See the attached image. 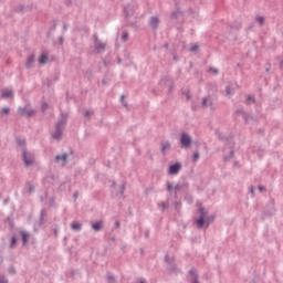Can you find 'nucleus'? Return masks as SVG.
<instances>
[{
    "instance_id": "51",
    "label": "nucleus",
    "mask_w": 283,
    "mask_h": 283,
    "mask_svg": "<svg viewBox=\"0 0 283 283\" xmlns=\"http://www.w3.org/2000/svg\"><path fill=\"white\" fill-rule=\"evenodd\" d=\"M245 112H244V108L243 107H239L237 111H235V114L238 115H243Z\"/></svg>"
},
{
    "instance_id": "22",
    "label": "nucleus",
    "mask_w": 283,
    "mask_h": 283,
    "mask_svg": "<svg viewBox=\"0 0 283 283\" xmlns=\"http://www.w3.org/2000/svg\"><path fill=\"white\" fill-rule=\"evenodd\" d=\"M165 81L168 83V94H171V92H174V80L165 77Z\"/></svg>"
},
{
    "instance_id": "30",
    "label": "nucleus",
    "mask_w": 283,
    "mask_h": 283,
    "mask_svg": "<svg viewBox=\"0 0 283 283\" xmlns=\"http://www.w3.org/2000/svg\"><path fill=\"white\" fill-rule=\"evenodd\" d=\"M17 242H19V238L17 235L11 237L10 249H14V247H17Z\"/></svg>"
},
{
    "instance_id": "36",
    "label": "nucleus",
    "mask_w": 283,
    "mask_h": 283,
    "mask_svg": "<svg viewBox=\"0 0 283 283\" xmlns=\"http://www.w3.org/2000/svg\"><path fill=\"white\" fill-rule=\"evenodd\" d=\"M15 12H25V7L23 4H19L18 7H15Z\"/></svg>"
},
{
    "instance_id": "39",
    "label": "nucleus",
    "mask_w": 283,
    "mask_h": 283,
    "mask_svg": "<svg viewBox=\"0 0 283 283\" xmlns=\"http://www.w3.org/2000/svg\"><path fill=\"white\" fill-rule=\"evenodd\" d=\"M226 94L227 96H233V90L231 88V86H226Z\"/></svg>"
},
{
    "instance_id": "15",
    "label": "nucleus",
    "mask_w": 283,
    "mask_h": 283,
    "mask_svg": "<svg viewBox=\"0 0 283 283\" xmlns=\"http://www.w3.org/2000/svg\"><path fill=\"white\" fill-rule=\"evenodd\" d=\"M230 30H231V32H233V31H240V30H242V22H240V21H234L232 24H230Z\"/></svg>"
},
{
    "instance_id": "1",
    "label": "nucleus",
    "mask_w": 283,
    "mask_h": 283,
    "mask_svg": "<svg viewBox=\"0 0 283 283\" xmlns=\"http://www.w3.org/2000/svg\"><path fill=\"white\" fill-rule=\"evenodd\" d=\"M60 116L61 118L55 124V132L52 134L53 140H61L63 138V130L67 125V113L61 112Z\"/></svg>"
},
{
    "instance_id": "17",
    "label": "nucleus",
    "mask_w": 283,
    "mask_h": 283,
    "mask_svg": "<svg viewBox=\"0 0 283 283\" xmlns=\"http://www.w3.org/2000/svg\"><path fill=\"white\" fill-rule=\"evenodd\" d=\"M226 147H229V149H233V136H228L226 137V139L223 140Z\"/></svg>"
},
{
    "instance_id": "10",
    "label": "nucleus",
    "mask_w": 283,
    "mask_h": 283,
    "mask_svg": "<svg viewBox=\"0 0 283 283\" xmlns=\"http://www.w3.org/2000/svg\"><path fill=\"white\" fill-rule=\"evenodd\" d=\"M36 56L34 54H31L25 62V67L27 70H30L31 67H34V61H35Z\"/></svg>"
},
{
    "instance_id": "5",
    "label": "nucleus",
    "mask_w": 283,
    "mask_h": 283,
    "mask_svg": "<svg viewBox=\"0 0 283 283\" xmlns=\"http://www.w3.org/2000/svg\"><path fill=\"white\" fill-rule=\"evenodd\" d=\"M69 158H70V154H67V153L60 154V155L55 156L54 163H56V164L62 163L61 166L65 167L67 165V163H70Z\"/></svg>"
},
{
    "instance_id": "9",
    "label": "nucleus",
    "mask_w": 283,
    "mask_h": 283,
    "mask_svg": "<svg viewBox=\"0 0 283 283\" xmlns=\"http://www.w3.org/2000/svg\"><path fill=\"white\" fill-rule=\"evenodd\" d=\"M106 48H107V44L103 43L102 41L97 42L95 44L96 54H103V52H105Z\"/></svg>"
},
{
    "instance_id": "56",
    "label": "nucleus",
    "mask_w": 283,
    "mask_h": 283,
    "mask_svg": "<svg viewBox=\"0 0 283 283\" xmlns=\"http://www.w3.org/2000/svg\"><path fill=\"white\" fill-rule=\"evenodd\" d=\"M210 72H213V74H220V70L216 67H210Z\"/></svg>"
},
{
    "instance_id": "19",
    "label": "nucleus",
    "mask_w": 283,
    "mask_h": 283,
    "mask_svg": "<svg viewBox=\"0 0 283 283\" xmlns=\"http://www.w3.org/2000/svg\"><path fill=\"white\" fill-rule=\"evenodd\" d=\"M168 271L169 273H180V269H178L176 262L168 264Z\"/></svg>"
},
{
    "instance_id": "53",
    "label": "nucleus",
    "mask_w": 283,
    "mask_h": 283,
    "mask_svg": "<svg viewBox=\"0 0 283 283\" xmlns=\"http://www.w3.org/2000/svg\"><path fill=\"white\" fill-rule=\"evenodd\" d=\"M167 191H174V185L171 182L167 184Z\"/></svg>"
},
{
    "instance_id": "14",
    "label": "nucleus",
    "mask_w": 283,
    "mask_h": 283,
    "mask_svg": "<svg viewBox=\"0 0 283 283\" xmlns=\"http://www.w3.org/2000/svg\"><path fill=\"white\" fill-rule=\"evenodd\" d=\"M170 149H171V143H169V140L161 142V154L165 155Z\"/></svg>"
},
{
    "instance_id": "31",
    "label": "nucleus",
    "mask_w": 283,
    "mask_h": 283,
    "mask_svg": "<svg viewBox=\"0 0 283 283\" xmlns=\"http://www.w3.org/2000/svg\"><path fill=\"white\" fill-rule=\"evenodd\" d=\"M216 136L217 138H219V140H221V143H224V140L227 139V136H224L220 130L216 132Z\"/></svg>"
},
{
    "instance_id": "37",
    "label": "nucleus",
    "mask_w": 283,
    "mask_h": 283,
    "mask_svg": "<svg viewBox=\"0 0 283 283\" xmlns=\"http://www.w3.org/2000/svg\"><path fill=\"white\" fill-rule=\"evenodd\" d=\"M255 21L260 24V25H264V17L259 15L255 18Z\"/></svg>"
},
{
    "instance_id": "13",
    "label": "nucleus",
    "mask_w": 283,
    "mask_h": 283,
    "mask_svg": "<svg viewBox=\"0 0 283 283\" xmlns=\"http://www.w3.org/2000/svg\"><path fill=\"white\" fill-rule=\"evenodd\" d=\"M170 19H172V21H178V19H182V11H180V9L172 11L170 14Z\"/></svg>"
},
{
    "instance_id": "3",
    "label": "nucleus",
    "mask_w": 283,
    "mask_h": 283,
    "mask_svg": "<svg viewBox=\"0 0 283 283\" xmlns=\"http://www.w3.org/2000/svg\"><path fill=\"white\" fill-rule=\"evenodd\" d=\"M22 160L25 167H32V165H34V157L32 156V153L28 151L25 148L22 153Z\"/></svg>"
},
{
    "instance_id": "61",
    "label": "nucleus",
    "mask_w": 283,
    "mask_h": 283,
    "mask_svg": "<svg viewBox=\"0 0 283 283\" xmlns=\"http://www.w3.org/2000/svg\"><path fill=\"white\" fill-rule=\"evenodd\" d=\"M115 229H120V221H115Z\"/></svg>"
},
{
    "instance_id": "7",
    "label": "nucleus",
    "mask_w": 283,
    "mask_h": 283,
    "mask_svg": "<svg viewBox=\"0 0 283 283\" xmlns=\"http://www.w3.org/2000/svg\"><path fill=\"white\" fill-rule=\"evenodd\" d=\"M180 169H182V164L177 161L169 166L168 174L169 176H177V174L180 172Z\"/></svg>"
},
{
    "instance_id": "38",
    "label": "nucleus",
    "mask_w": 283,
    "mask_h": 283,
    "mask_svg": "<svg viewBox=\"0 0 283 283\" xmlns=\"http://www.w3.org/2000/svg\"><path fill=\"white\" fill-rule=\"evenodd\" d=\"M8 273H10V275H17V269L14 266H9L8 269Z\"/></svg>"
},
{
    "instance_id": "52",
    "label": "nucleus",
    "mask_w": 283,
    "mask_h": 283,
    "mask_svg": "<svg viewBox=\"0 0 283 283\" xmlns=\"http://www.w3.org/2000/svg\"><path fill=\"white\" fill-rule=\"evenodd\" d=\"M93 39H94L95 45H96V43H99V42H101V40L98 39V33H94V34H93Z\"/></svg>"
},
{
    "instance_id": "33",
    "label": "nucleus",
    "mask_w": 283,
    "mask_h": 283,
    "mask_svg": "<svg viewBox=\"0 0 283 283\" xmlns=\"http://www.w3.org/2000/svg\"><path fill=\"white\" fill-rule=\"evenodd\" d=\"M12 96V91H3L1 94V98H10Z\"/></svg>"
},
{
    "instance_id": "58",
    "label": "nucleus",
    "mask_w": 283,
    "mask_h": 283,
    "mask_svg": "<svg viewBox=\"0 0 283 283\" xmlns=\"http://www.w3.org/2000/svg\"><path fill=\"white\" fill-rule=\"evenodd\" d=\"M182 189V186L180 184H177L175 186V191H180Z\"/></svg>"
},
{
    "instance_id": "47",
    "label": "nucleus",
    "mask_w": 283,
    "mask_h": 283,
    "mask_svg": "<svg viewBox=\"0 0 283 283\" xmlns=\"http://www.w3.org/2000/svg\"><path fill=\"white\" fill-rule=\"evenodd\" d=\"M56 25H59L56 20H53V25L50 28V32H54L56 30Z\"/></svg>"
},
{
    "instance_id": "42",
    "label": "nucleus",
    "mask_w": 283,
    "mask_h": 283,
    "mask_svg": "<svg viewBox=\"0 0 283 283\" xmlns=\"http://www.w3.org/2000/svg\"><path fill=\"white\" fill-rule=\"evenodd\" d=\"M233 155H234L233 150H230V154L228 156H224L223 159L226 161H229V160H231V158H233Z\"/></svg>"
},
{
    "instance_id": "35",
    "label": "nucleus",
    "mask_w": 283,
    "mask_h": 283,
    "mask_svg": "<svg viewBox=\"0 0 283 283\" xmlns=\"http://www.w3.org/2000/svg\"><path fill=\"white\" fill-rule=\"evenodd\" d=\"M17 144L19 145V147L25 149V139L17 138Z\"/></svg>"
},
{
    "instance_id": "62",
    "label": "nucleus",
    "mask_w": 283,
    "mask_h": 283,
    "mask_svg": "<svg viewBox=\"0 0 283 283\" xmlns=\"http://www.w3.org/2000/svg\"><path fill=\"white\" fill-rule=\"evenodd\" d=\"M146 240L149 239V230H145V233H144Z\"/></svg>"
},
{
    "instance_id": "2",
    "label": "nucleus",
    "mask_w": 283,
    "mask_h": 283,
    "mask_svg": "<svg viewBox=\"0 0 283 283\" xmlns=\"http://www.w3.org/2000/svg\"><path fill=\"white\" fill-rule=\"evenodd\" d=\"M199 207V218L195 221V224L197 227V229H205V224L207 223V217L209 216V210H207L202 203L198 205Z\"/></svg>"
},
{
    "instance_id": "55",
    "label": "nucleus",
    "mask_w": 283,
    "mask_h": 283,
    "mask_svg": "<svg viewBox=\"0 0 283 283\" xmlns=\"http://www.w3.org/2000/svg\"><path fill=\"white\" fill-rule=\"evenodd\" d=\"M180 207H182V202L176 201L175 202V209H180Z\"/></svg>"
},
{
    "instance_id": "60",
    "label": "nucleus",
    "mask_w": 283,
    "mask_h": 283,
    "mask_svg": "<svg viewBox=\"0 0 283 283\" xmlns=\"http://www.w3.org/2000/svg\"><path fill=\"white\" fill-rule=\"evenodd\" d=\"M198 107H199L198 105L192 104V105H191V109H192V112H198Z\"/></svg>"
},
{
    "instance_id": "49",
    "label": "nucleus",
    "mask_w": 283,
    "mask_h": 283,
    "mask_svg": "<svg viewBox=\"0 0 283 283\" xmlns=\"http://www.w3.org/2000/svg\"><path fill=\"white\" fill-rule=\"evenodd\" d=\"M0 283H9L8 279H6V275L0 274Z\"/></svg>"
},
{
    "instance_id": "28",
    "label": "nucleus",
    "mask_w": 283,
    "mask_h": 283,
    "mask_svg": "<svg viewBox=\"0 0 283 283\" xmlns=\"http://www.w3.org/2000/svg\"><path fill=\"white\" fill-rule=\"evenodd\" d=\"M211 105H213V102H209L207 97L202 98L201 107H211Z\"/></svg>"
},
{
    "instance_id": "18",
    "label": "nucleus",
    "mask_w": 283,
    "mask_h": 283,
    "mask_svg": "<svg viewBox=\"0 0 283 283\" xmlns=\"http://www.w3.org/2000/svg\"><path fill=\"white\" fill-rule=\"evenodd\" d=\"M126 187H127V184H126V182L122 184V186H120V188H119V191H117V192L115 193L116 198H123V196L125 195V189H126Z\"/></svg>"
},
{
    "instance_id": "21",
    "label": "nucleus",
    "mask_w": 283,
    "mask_h": 283,
    "mask_svg": "<svg viewBox=\"0 0 283 283\" xmlns=\"http://www.w3.org/2000/svg\"><path fill=\"white\" fill-rule=\"evenodd\" d=\"M157 207L163 211H167V208L169 207V201H161L157 203Z\"/></svg>"
},
{
    "instance_id": "59",
    "label": "nucleus",
    "mask_w": 283,
    "mask_h": 283,
    "mask_svg": "<svg viewBox=\"0 0 283 283\" xmlns=\"http://www.w3.org/2000/svg\"><path fill=\"white\" fill-rule=\"evenodd\" d=\"M59 43L60 45H63V43H65V39L63 38V35L59 38Z\"/></svg>"
},
{
    "instance_id": "20",
    "label": "nucleus",
    "mask_w": 283,
    "mask_h": 283,
    "mask_svg": "<svg viewBox=\"0 0 283 283\" xmlns=\"http://www.w3.org/2000/svg\"><path fill=\"white\" fill-rule=\"evenodd\" d=\"M45 218H48V211L45 209H42L39 218L40 224H43L45 222Z\"/></svg>"
},
{
    "instance_id": "44",
    "label": "nucleus",
    "mask_w": 283,
    "mask_h": 283,
    "mask_svg": "<svg viewBox=\"0 0 283 283\" xmlns=\"http://www.w3.org/2000/svg\"><path fill=\"white\" fill-rule=\"evenodd\" d=\"M242 118L245 123H249V118H251V116L249 115V113L245 112L242 114Z\"/></svg>"
},
{
    "instance_id": "11",
    "label": "nucleus",
    "mask_w": 283,
    "mask_h": 283,
    "mask_svg": "<svg viewBox=\"0 0 283 283\" xmlns=\"http://www.w3.org/2000/svg\"><path fill=\"white\" fill-rule=\"evenodd\" d=\"M91 227H92L93 231H95V233H98V231H102V229H103V220H98V221L92 223Z\"/></svg>"
},
{
    "instance_id": "40",
    "label": "nucleus",
    "mask_w": 283,
    "mask_h": 283,
    "mask_svg": "<svg viewBox=\"0 0 283 283\" xmlns=\"http://www.w3.org/2000/svg\"><path fill=\"white\" fill-rule=\"evenodd\" d=\"M92 116H94V111H85V113H84V117L85 118H90V117H92Z\"/></svg>"
},
{
    "instance_id": "25",
    "label": "nucleus",
    "mask_w": 283,
    "mask_h": 283,
    "mask_svg": "<svg viewBox=\"0 0 283 283\" xmlns=\"http://www.w3.org/2000/svg\"><path fill=\"white\" fill-rule=\"evenodd\" d=\"M213 220H216V216H213V214H212V216H209V214H208V217H206V219H205V222H206V223H205V227L208 228L209 224H211V222H213Z\"/></svg>"
},
{
    "instance_id": "41",
    "label": "nucleus",
    "mask_w": 283,
    "mask_h": 283,
    "mask_svg": "<svg viewBox=\"0 0 283 283\" xmlns=\"http://www.w3.org/2000/svg\"><path fill=\"white\" fill-rule=\"evenodd\" d=\"M165 262H167L168 265L175 263V262H174V258H169V255H167V254H166V256H165Z\"/></svg>"
},
{
    "instance_id": "27",
    "label": "nucleus",
    "mask_w": 283,
    "mask_h": 283,
    "mask_svg": "<svg viewBox=\"0 0 283 283\" xmlns=\"http://www.w3.org/2000/svg\"><path fill=\"white\" fill-rule=\"evenodd\" d=\"M251 103H252L253 105H255V96H253V95H248V96H247V99H245V105H251Z\"/></svg>"
},
{
    "instance_id": "6",
    "label": "nucleus",
    "mask_w": 283,
    "mask_h": 283,
    "mask_svg": "<svg viewBox=\"0 0 283 283\" xmlns=\"http://www.w3.org/2000/svg\"><path fill=\"white\" fill-rule=\"evenodd\" d=\"M36 113L34 109H28V107H19L18 114L19 116H23L24 118H32V116Z\"/></svg>"
},
{
    "instance_id": "4",
    "label": "nucleus",
    "mask_w": 283,
    "mask_h": 283,
    "mask_svg": "<svg viewBox=\"0 0 283 283\" xmlns=\"http://www.w3.org/2000/svg\"><path fill=\"white\" fill-rule=\"evenodd\" d=\"M191 143H192V139H191V136H189V134L182 133L180 135L181 147H185V149H189V147H191Z\"/></svg>"
},
{
    "instance_id": "23",
    "label": "nucleus",
    "mask_w": 283,
    "mask_h": 283,
    "mask_svg": "<svg viewBox=\"0 0 283 283\" xmlns=\"http://www.w3.org/2000/svg\"><path fill=\"white\" fill-rule=\"evenodd\" d=\"M71 229H72L73 231H81V229H83V224H81L80 222L74 221V222L71 224Z\"/></svg>"
},
{
    "instance_id": "57",
    "label": "nucleus",
    "mask_w": 283,
    "mask_h": 283,
    "mask_svg": "<svg viewBox=\"0 0 283 283\" xmlns=\"http://www.w3.org/2000/svg\"><path fill=\"white\" fill-rule=\"evenodd\" d=\"M29 193H34V185H29Z\"/></svg>"
},
{
    "instance_id": "54",
    "label": "nucleus",
    "mask_w": 283,
    "mask_h": 283,
    "mask_svg": "<svg viewBox=\"0 0 283 283\" xmlns=\"http://www.w3.org/2000/svg\"><path fill=\"white\" fill-rule=\"evenodd\" d=\"M198 44H193L191 48H190V52H198Z\"/></svg>"
},
{
    "instance_id": "12",
    "label": "nucleus",
    "mask_w": 283,
    "mask_h": 283,
    "mask_svg": "<svg viewBox=\"0 0 283 283\" xmlns=\"http://www.w3.org/2000/svg\"><path fill=\"white\" fill-rule=\"evenodd\" d=\"M124 14L125 19H129V17H134V9H132V6L127 4L124 7Z\"/></svg>"
},
{
    "instance_id": "8",
    "label": "nucleus",
    "mask_w": 283,
    "mask_h": 283,
    "mask_svg": "<svg viewBox=\"0 0 283 283\" xmlns=\"http://www.w3.org/2000/svg\"><path fill=\"white\" fill-rule=\"evenodd\" d=\"M160 24V19H158V17H151L148 25L153 29V30H158V25Z\"/></svg>"
},
{
    "instance_id": "64",
    "label": "nucleus",
    "mask_w": 283,
    "mask_h": 283,
    "mask_svg": "<svg viewBox=\"0 0 283 283\" xmlns=\"http://www.w3.org/2000/svg\"><path fill=\"white\" fill-rule=\"evenodd\" d=\"M111 188L116 189V182L114 180L112 181Z\"/></svg>"
},
{
    "instance_id": "45",
    "label": "nucleus",
    "mask_w": 283,
    "mask_h": 283,
    "mask_svg": "<svg viewBox=\"0 0 283 283\" xmlns=\"http://www.w3.org/2000/svg\"><path fill=\"white\" fill-rule=\"evenodd\" d=\"M125 98H127V96L122 95L120 96V103H122V105H124V107H127L128 105H127V102L125 101Z\"/></svg>"
},
{
    "instance_id": "24",
    "label": "nucleus",
    "mask_w": 283,
    "mask_h": 283,
    "mask_svg": "<svg viewBox=\"0 0 283 283\" xmlns=\"http://www.w3.org/2000/svg\"><path fill=\"white\" fill-rule=\"evenodd\" d=\"M106 280H107V283H116V276L111 272L106 273Z\"/></svg>"
},
{
    "instance_id": "32",
    "label": "nucleus",
    "mask_w": 283,
    "mask_h": 283,
    "mask_svg": "<svg viewBox=\"0 0 283 283\" xmlns=\"http://www.w3.org/2000/svg\"><path fill=\"white\" fill-rule=\"evenodd\" d=\"M40 63L42 65H45L48 63V54L43 53L41 56H40Z\"/></svg>"
},
{
    "instance_id": "48",
    "label": "nucleus",
    "mask_w": 283,
    "mask_h": 283,
    "mask_svg": "<svg viewBox=\"0 0 283 283\" xmlns=\"http://www.w3.org/2000/svg\"><path fill=\"white\" fill-rule=\"evenodd\" d=\"M49 105H48V102H43L42 105H41V109L43 113H45V111L48 109Z\"/></svg>"
},
{
    "instance_id": "46",
    "label": "nucleus",
    "mask_w": 283,
    "mask_h": 283,
    "mask_svg": "<svg viewBox=\"0 0 283 283\" xmlns=\"http://www.w3.org/2000/svg\"><path fill=\"white\" fill-rule=\"evenodd\" d=\"M53 234L55 238H57V235H59V226H56V224L53 226Z\"/></svg>"
},
{
    "instance_id": "16",
    "label": "nucleus",
    "mask_w": 283,
    "mask_h": 283,
    "mask_svg": "<svg viewBox=\"0 0 283 283\" xmlns=\"http://www.w3.org/2000/svg\"><path fill=\"white\" fill-rule=\"evenodd\" d=\"M20 235L22 238V244L23 247H25V244H28V242L30 241V233L25 231H20Z\"/></svg>"
},
{
    "instance_id": "34",
    "label": "nucleus",
    "mask_w": 283,
    "mask_h": 283,
    "mask_svg": "<svg viewBox=\"0 0 283 283\" xmlns=\"http://www.w3.org/2000/svg\"><path fill=\"white\" fill-rule=\"evenodd\" d=\"M198 160H200V153L195 151L192 155V163H198Z\"/></svg>"
},
{
    "instance_id": "50",
    "label": "nucleus",
    "mask_w": 283,
    "mask_h": 283,
    "mask_svg": "<svg viewBox=\"0 0 283 283\" xmlns=\"http://www.w3.org/2000/svg\"><path fill=\"white\" fill-rule=\"evenodd\" d=\"M0 114H10V107H3V108L0 111Z\"/></svg>"
},
{
    "instance_id": "29",
    "label": "nucleus",
    "mask_w": 283,
    "mask_h": 283,
    "mask_svg": "<svg viewBox=\"0 0 283 283\" xmlns=\"http://www.w3.org/2000/svg\"><path fill=\"white\" fill-rule=\"evenodd\" d=\"M189 275L192 276V280H198V270H196V268H191L189 270Z\"/></svg>"
},
{
    "instance_id": "43",
    "label": "nucleus",
    "mask_w": 283,
    "mask_h": 283,
    "mask_svg": "<svg viewBox=\"0 0 283 283\" xmlns=\"http://www.w3.org/2000/svg\"><path fill=\"white\" fill-rule=\"evenodd\" d=\"M127 39H129V33L123 32V34H122V41L125 43V42H127Z\"/></svg>"
},
{
    "instance_id": "26",
    "label": "nucleus",
    "mask_w": 283,
    "mask_h": 283,
    "mask_svg": "<svg viewBox=\"0 0 283 283\" xmlns=\"http://www.w3.org/2000/svg\"><path fill=\"white\" fill-rule=\"evenodd\" d=\"M126 25L128 27V28H132L133 30H135V31H138V22L135 20V21H128L127 23H126Z\"/></svg>"
},
{
    "instance_id": "63",
    "label": "nucleus",
    "mask_w": 283,
    "mask_h": 283,
    "mask_svg": "<svg viewBox=\"0 0 283 283\" xmlns=\"http://www.w3.org/2000/svg\"><path fill=\"white\" fill-rule=\"evenodd\" d=\"M65 6H67V7H70V6H72V0H65Z\"/></svg>"
}]
</instances>
